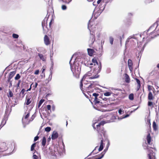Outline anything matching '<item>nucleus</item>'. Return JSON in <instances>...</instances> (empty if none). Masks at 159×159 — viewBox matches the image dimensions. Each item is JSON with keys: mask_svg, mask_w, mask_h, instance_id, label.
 Masks as SVG:
<instances>
[{"mask_svg": "<svg viewBox=\"0 0 159 159\" xmlns=\"http://www.w3.org/2000/svg\"><path fill=\"white\" fill-rule=\"evenodd\" d=\"M72 56L70 61L71 70L73 73V75L76 78L79 77L80 73L81 67L77 62H75L73 65L71 63V61L73 57Z\"/></svg>", "mask_w": 159, "mask_h": 159, "instance_id": "nucleus-1", "label": "nucleus"}, {"mask_svg": "<svg viewBox=\"0 0 159 159\" xmlns=\"http://www.w3.org/2000/svg\"><path fill=\"white\" fill-rule=\"evenodd\" d=\"M98 73H95L93 69V70L92 72L91 71L88 72L85 74L84 76L83 79L84 80H86V81H88L87 80L88 79H92L98 78L99 77V75H98Z\"/></svg>", "mask_w": 159, "mask_h": 159, "instance_id": "nucleus-2", "label": "nucleus"}, {"mask_svg": "<svg viewBox=\"0 0 159 159\" xmlns=\"http://www.w3.org/2000/svg\"><path fill=\"white\" fill-rule=\"evenodd\" d=\"M92 63L91 65H93V69L95 71V73H99L101 69V65L100 62L99 63L97 61V60L95 58H93L92 60Z\"/></svg>", "mask_w": 159, "mask_h": 159, "instance_id": "nucleus-3", "label": "nucleus"}, {"mask_svg": "<svg viewBox=\"0 0 159 159\" xmlns=\"http://www.w3.org/2000/svg\"><path fill=\"white\" fill-rule=\"evenodd\" d=\"M91 26H90L89 23L88 24V29L90 30V39L89 40L90 43L89 46L90 47H92L93 44L95 40L94 30L93 29V28H91Z\"/></svg>", "mask_w": 159, "mask_h": 159, "instance_id": "nucleus-4", "label": "nucleus"}, {"mask_svg": "<svg viewBox=\"0 0 159 159\" xmlns=\"http://www.w3.org/2000/svg\"><path fill=\"white\" fill-rule=\"evenodd\" d=\"M159 24V18L158 19V20L156 22L154 23L153 25H152L148 29L147 31V32H150V34H149V39L150 38H153V37L152 36H150L152 34L155 33V30L156 29L158 25Z\"/></svg>", "mask_w": 159, "mask_h": 159, "instance_id": "nucleus-5", "label": "nucleus"}, {"mask_svg": "<svg viewBox=\"0 0 159 159\" xmlns=\"http://www.w3.org/2000/svg\"><path fill=\"white\" fill-rule=\"evenodd\" d=\"M105 123L104 121H102L96 125V129L99 133H102L104 135L105 134V132L102 127L103 125Z\"/></svg>", "mask_w": 159, "mask_h": 159, "instance_id": "nucleus-6", "label": "nucleus"}, {"mask_svg": "<svg viewBox=\"0 0 159 159\" xmlns=\"http://www.w3.org/2000/svg\"><path fill=\"white\" fill-rule=\"evenodd\" d=\"M29 116V113L28 112L25 116L24 117H23L22 119V122L24 125V127L26 125L28 124L30 122V121L28 119Z\"/></svg>", "mask_w": 159, "mask_h": 159, "instance_id": "nucleus-7", "label": "nucleus"}, {"mask_svg": "<svg viewBox=\"0 0 159 159\" xmlns=\"http://www.w3.org/2000/svg\"><path fill=\"white\" fill-rule=\"evenodd\" d=\"M147 148V149L150 151V153L148 154L149 159H155V154L153 153L152 150H151V149L152 148L150 147H148Z\"/></svg>", "mask_w": 159, "mask_h": 159, "instance_id": "nucleus-8", "label": "nucleus"}, {"mask_svg": "<svg viewBox=\"0 0 159 159\" xmlns=\"http://www.w3.org/2000/svg\"><path fill=\"white\" fill-rule=\"evenodd\" d=\"M103 100L105 101V102H101V103L102 104V105L103 107H106L107 105H109V100L106 98L103 99Z\"/></svg>", "mask_w": 159, "mask_h": 159, "instance_id": "nucleus-9", "label": "nucleus"}, {"mask_svg": "<svg viewBox=\"0 0 159 159\" xmlns=\"http://www.w3.org/2000/svg\"><path fill=\"white\" fill-rule=\"evenodd\" d=\"M44 43L46 45H48L50 43V42L49 41V39L47 35H45L44 38Z\"/></svg>", "mask_w": 159, "mask_h": 159, "instance_id": "nucleus-10", "label": "nucleus"}, {"mask_svg": "<svg viewBox=\"0 0 159 159\" xmlns=\"http://www.w3.org/2000/svg\"><path fill=\"white\" fill-rule=\"evenodd\" d=\"M58 137V134L57 132L54 131L52 135L51 138L52 140L56 139Z\"/></svg>", "mask_w": 159, "mask_h": 159, "instance_id": "nucleus-11", "label": "nucleus"}, {"mask_svg": "<svg viewBox=\"0 0 159 159\" xmlns=\"http://www.w3.org/2000/svg\"><path fill=\"white\" fill-rule=\"evenodd\" d=\"M87 51L88 54L90 56H92L94 52V50L93 49L88 48Z\"/></svg>", "mask_w": 159, "mask_h": 159, "instance_id": "nucleus-12", "label": "nucleus"}, {"mask_svg": "<svg viewBox=\"0 0 159 159\" xmlns=\"http://www.w3.org/2000/svg\"><path fill=\"white\" fill-rule=\"evenodd\" d=\"M132 61L131 60L129 59L128 61V66L130 70L131 71L132 70Z\"/></svg>", "mask_w": 159, "mask_h": 159, "instance_id": "nucleus-13", "label": "nucleus"}, {"mask_svg": "<svg viewBox=\"0 0 159 159\" xmlns=\"http://www.w3.org/2000/svg\"><path fill=\"white\" fill-rule=\"evenodd\" d=\"M147 35V32L144 31L143 34H140V36L143 39H147L148 38Z\"/></svg>", "mask_w": 159, "mask_h": 159, "instance_id": "nucleus-14", "label": "nucleus"}, {"mask_svg": "<svg viewBox=\"0 0 159 159\" xmlns=\"http://www.w3.org/2000/svg\"><path fill=\"white\" fill-rule=\"evenodd\" d=\"M16 73V71H13L10 72L8 78L9 80L12 78Z\"/></svg>", "mask_w": 159, "mask_h": 159, "instance_id": "nucleus-15", "label": "nucleus"}, {"mask_svg": "<svg viewBox=\"0 0 159 159\" xmlns=\"http://www.w3.org/2000/svg\"><path fill=\"white\" fill-rule=\"evenodd\" d=\"M31 100H30V98H28L27 97L26 98V101L25 103V105H28L31 102Z\"/></svg>", "mask_w": 159, "mask_h": 159, "instance_id": "nucleus-16", "label": "nucleus"}, {"mask_svg": "<svg viewBox=\"0 0 159 159\" xmlns=\"http://www.w3.org/2000/svg\"><path fill=\"white\" fill-rule=\"evenodd\" d=\"M37 154L38 155H37L35 153L36 152H34L33 156V159H41V157H40V156L36 152Z\"/></svg>", "mask_w": 159, "mask_h": 159, "instance_id": "nucleus-17", "label": "nucleus"}, {"mask_svg": "<svg viewBox=\"0 0 159 159\" xmlns=\"http://www.w3.org/2000/svg\"><path fill=\"white\" fill-rule=\"evenodd\" d=\"M151 138L150 136V134L149 133L147 137V141L148 143L149 144H150L151 143Z\"/></svg>", "mask_w": 159, "mask_h": 159, "instance_id": "nucleus-18", "label": "nucleus"}, {"mask_svg": "<svg viewBox=\"0 0 159 159\" xmlns=\"http://www.w3.org/2000/svg\"><path fill=\"white\" fill-rule=\"evenodd\" d=\"M25 90L24 89H23L21 91L20 93L19 94L20 96L21 97V98H22L24 97L25 95Z\"/></svg>", "mask_w": 159, "mask_h": 159, "instance_id": "nucleus-19", "label": "nucleus"}, {"mask_svg": "<svg viewBox=\"0 0 159 159\" xmlns=\"http://www.w3.org/2000/svg\"><path fill=\"white\" fill-rule=\"evenodd\" d=\"M153 128L155 131H156L158 129V126L155 121H154L153 123Z\"/></svg>", "mask_w": 159, "mask_h": 159, "instance_id": "nucleus-20", "label": "nucleus"}, {"mask_svg": "<svg viewBox=\"0 0 159 159\" xmlns=\"http://www.w3.org/2000/svg\"><path fill=\"white\" fill-rule=\"evenodd\" d=\"M97 84V83H95L94 82H93L88 87L89 89H90L93 88L94 87V86Z\"/></svg>", "mask_w": 159, "mask_h": 159, "instance_id": "nucleus-21", "label": "nucleus"}, {"mask_svg": "<svg viewBox=\"0 0 159 159\" xmlns=\"http://www.w3.org/2000/svg\"><path fill=\"white\" fill-rule=\"evenodd\" d=\"M103 148V141L102 139L101 140V144L99 148H98V151H101Z\"/></svg>", "mask_w": 159, "mask_h": 159, "instance_id": "nucleus-22", "label": "nucleus"}, {"mask_svg": "<svg viewBox=\"0 0 159 159\" xmlns=\"http://www.w3.org/2000/svg\"><path fill=\"white\" fill-rule=\"evenodd\" d=\"M153 99L152 94L151 92H150L148 95V99L149 100H152Z\"/></svg>", "mask_w": 159, "mask_h": 159, "instance_id": "nucleus-23", "label": "nucleus"}, {"mask_svg": "<svg viewBox=\"0 0 159 159\" xmlns=\"http://www.w3.org/2000/svg\"><path fill=\"white\" fill-rule=\"evenodd\" d=\"M135 80H136V82L138 84L137 90H139V89H140V86H141L140 82L139 79H138L137 78H136Z\"/></svg>", "mask_w": 159, "mask_h": 159, "instance_id": "nucleus-24", "label": "nucleus"}, {"mask_svg": "<svg viewBox=\"0 0 159 159\" xmlns=\"http://www.w3.org/2000/svg\"><path fill=\"white\" fill-rule=\"evenodd\" d=\"M125 81L126 83H129L130 81V79L129 76L127 74H125Z\"/></svg>", "mask_w": 159, "mask_h": 159, "instance_id": "nucleus-25", "label": "nucleus"}, {"mask_svg": "<svg viewBox=\"0 0 159 159\" xmlns=\"http://www.w3.org/2000/svg\"><path fill=\"white\" fill-rule=\"evenodd\" d=\"M46 143V139L45 137H43L42 142V144L43 146L44 147Z\"/></svg>", "mask_w": 159, "mask_h": 159, "instance_id": "nucleus-26", "label": "nucleus"}, {"mask_svg": "<svg viewBox=\"0 0 159 159\" xmlns=\"http://www.w3.org/2000/svg\"><path fill=\"white\" fill-rule=\"evenodd\" d=\"M39 56L41 59L43 61H45L46 59V57L44 56L42 54H39Z\"/></svg>", "mask_w": 159, "mask_h": 159, "instance_id": "nucleus-27", "label": "nucleus"}, {"mask_svg": "<svg viewBox=\"0 0 159 159\" xmlns=\"http://www.w3.org/2000/svg\"><path fill=\"white\" fill-rule=\"evenodd\" d=\"M51 154L52 156L55 157L56 156L57 154V152H56L55 150H54L51 152Z\"/></svg>", "mask_w": 159, "mask_h": 159, "instance_id": "nucleus-28", "label": "nucleus"}, {"mask_svg": "<svg viewBox=\"0 0 159 159\" xmlns=\"http://www.w3.org/2000/svg\"><path fill=\"white\" fill-rule=\"evenodd\" d=\"M138 49H137L138 50L140 51V48H141V47L142 45V42H138Z\"/></svg>", "mask_w": 159, "mask_h": 159, "instance_id": "nucleus-29", "label": "nucleus"}, {"mask_svg": "<svg viewBox=\"0 0 159 159\" xmlns=\"http://www.w3.org/2000/svg\"><path fill=\"white\" fill-rule=\"evenodd\" d=\"M44 100L43 99H41L39 102V103L38 105V108H39L42 104L43 103V102H44Z\"/></svg>", "mask_w": 159, "mask_h": 159, "instance_id": "nucleus-30", "label": "nucleus"}, {"mask_svg": "<svg viewBox=\"0 0 159 159\" xmlns=\"http://www.w3.org/2000/svg\"><path fill=\"white\" fill-rule=\"evenodd\" d=\"M129 99L131 100H133L134 99V94L133 93L130 94L129 96Z\"/></svg>", "mask_w": 159, "mask_h": 159, "instance_id": "nucleus-31", "label": "nucleus"}, {"mask_svg": "<svg viewBox=\"0 0 159 159\" xmlns=\"http://www.w3.org/2000/svg\"><path fill=\"white\" fill-rule=\"evenodd\" d=\"M7 96L8 97H12L13 96V93L11 90H9V94H8Z\"/></svg>", "mask_w": 159, "mask_h": 159, "instance_id": "nucleus-32", "label": "nucleus"}, {"mask_svg": "<svg viewBox=\"0 0 159 159\" xmlns=\"http://www.w3.org/2000/svg\"><path fill=\"white\" fill-rule=\"evenodd\" d=\"M109 41L110 43L112 45L113 44L114 39L112 37H109Z\"/></svg>", "mask_w": 159, "mask_h": 159, "instance_id": "nucleus-33", "label": "nucleus"}, {"mask_svg": "<svg viewBox=\"0 0 159 159\" xmlns=\"http://www.w3.org/2000/svg\"><path fill=\"white\" fill-rule=\"evenodd\" d=\"M111 94V92H106V93H104V95L105 96H110Z\"/></svg>", "mask_w": 159, "mask_h": 159, "instance_id": "nucleus-34", "label": "nucleus"}, {"mask_svg": "<svg viewBox=\"0 0 159 159\" xmlns=\"http://www.w3.org/2000/svg\"><path fill=\"white\" fill-rule=\"evenodd\" d=\"M20 77V75L19 74H17L16 77L15 78V79L16 80H17L19 79Z\"/></svg>", "mask_w": 159, "mask_h": 159, "instance_id": "nucleus-35", "label": "nucleus"}, {"mask_svg": "<svg viewBox=\"0 0 159 159\" xmlns=\"http://www.w3.org/2000/svg\"><path fill=\"white\" fill-rule=\"evenodd\" d=\"M107 148H107L106 149H105L103 151V152L101 153V155L103 157L104 156V154H105L106 152L107 151Z\"/></svg>", "mask_w": 159, "mask_h": 159, "instance_id": "nucleus-36", "label": "nucleus"}, {"mask_svg": "<svg viewBox=\"0 0 159 159\" xmlns=\"http://www.w3.org/2000/svg\"><path fill=\"white\" fill-rule=\"evenodd\" d=\"M45 130L46 132H49L51 130V128L50 127H48L45 129Z\"/></svg>", "mask_w": 159, "mask_h": 159, "instance_id": "nucleus-37", "label": "nucleus"}, {"mask_svg": "<svg viewBox=\"0 0 159 159\" xmlns=\"http://www.w3.org/2000/svg\"><path fill=\"white\" fill-rule=\"evenodd\" d=\"M35 146V143H34L32 144V145H31V151H33L34 149V148Z\"/></svg>", "mask_w": 159, "mask_h": 159, "instance_id": "nucleus-38", "label": "nucleus"}, {"mask_svg": "<svg viewBox=\"0 0 159 159\" xmlns=\"http://www.w3.org/2000/svg\"><path fill=\"white\" fill-rule=\"evenodd\" d=\"M129 116V114H126L124 116L123 115V116L122 117V118H119V120H121L122 119H123V118H126L128 116Z\"/></svg>", "mask_w": 159, "mask_h": 159, "instance_id": "nucleus-39", "label": "nucleus"}, {"mask_svg": "<svg viewBox=\"0 0 159 159\" xmlns=\"http://www.w3.org/2000/svg\"><path fill=\"white\" fill-rule=\"evenodd\" d=\"M12 36L13 38H15V39H17V38H18V37H19L18 35L15 34H13Z\"/></svg>", "mask_w": 159, "mask_h": 159, "instance_id": "nucleus-40", "label": "nucleus"}, {"mask_svg": "<svg viewBox=\"0 0 159 159\" xmlns=\"http://www.w3.org/2000/svg\"><path fill=\"white\" fill-rule=\"evenodd\" d=\"M93 95L95 97L94 99H97V97L99 95V94L98 93H94L93 94Z\"/></svg>", "mask_w": 159, "mask_h": 159, "instance_id": "nucleus-41", "label": "nucleus"}, {"mask_svg": "<svg viewBox=\"0 0 159 159\" xmlns=\"http://www.w3.org/2000/svg\"><path fill=\"white\" fill-rule=\"evenodd\" d=\"M94 102L95 105L100 103L99 101H98V98H97V99H94Z\"/></svg>", "mask_w": 159, "mask_h": 159, "instance_id": "nucleus-42", "label": "nucleus"}, {"mask_svg": "<svg viewBox=\"0 0 159 159\" xmlns=\"http://www.w3.org/2000/svg\"><path fill=\"white\" fill-rule=\"evenodd\" d=\"M133 38V36H130L128 38V39L127 40L126 42L125 45H126V44H127V43H128L129 41V39H130L131 38Z\"/></svg>", "mask_w": 159, "mask_h": 159, "instance_id": "nucleus-43", "label": "nucleus"}, {"mask_svg": "<svg viewBox=\"0 0 159 159\" xmlns=\"http://www.w3.org/2000/svg\"><path fill=\"white\" fill-rule=\"evenodd\" d=\"M118 112L119 114L120 115L124 113V111L120 109L118 110Z\"/></svg>", "mask_w": 159, "mask_h": 159, "instance_id": "nucleus-44", "label": "nucleus"}, {"mask_svg": "<svg viewBox=\"0 0 159 159\" xmlns=\"http://www.w3.org/2000/svg\"><path fill=\"white\" fill-rule=\"evenodd\" d=\"M72 0H61L63 2L69 3Z\"/></svg>", "mask_w": 159, "mask_h": 159, "instance_id": "nucleus-45", "label": "nucleus"}, {"mask_svg": "<svg viewBox=\"0 0 159 159\" xmlns=\"http://www.w3.org/2000/svg\"><path fill=\"white\" fill-rule=\"evenodd\" d=\"M52 71H50V74L49 75V79L50 80L52 79Z\"/></svg>", "mask_w": 159, "mask_h": 159, "instance_id": "nucleus-46", "label": "nucleus"}, {"mask_svg": "<svg viewBox=\"0 0 159 159\" xmlns=\"http://www.w3.org/2000/svg\"><path fill=\"white\" fill-rule=\"evenodd\" d=\"M83 80V79H82L81 80L80 82V88L81 90H82V86H83V84H82Z\"/></svg>", "mask_w": 159, "mask_h": 159, "instance_id": "nucleus-47", "label": "nucleus"}, {"mask_svg": "<svg viewBox=\"0 0 159 159\" xmlns=\"http://www.w3.org/2000/svg\"><path fill=\"white\" fill-rule=\"evenodd\" d=\"M148 105L149 106H151L153 105L152 102L149 101L148 102Z\"/></svg>", "mask_w": 159, "mask_h": 159, "instance_id": "nucleus-48", "label": "nucleus"}, {"mask_svg": "<svg viewBox=\"0 0 159 159\" xmlns=\"http://www.w3.org/2000/svg\"><path fill=\"white\" fill-rule=\"evenodd\" d=\"M61 8L62 10H65L66 9V7L65 5H63L62 6Z\"/></svg>", "mask_w": 159, "mask_h": 159, "instance_id": "nucleus-49", "label": "nucleus"}, {"mask_svg": "<svg viewBox=\"0 0 159 159\" xmlns=\"http://www.w3.org/2000/svg\"><path fill=\"white\" fill-rule=\"evenodd\" d=\"M6 121L5 120H3L2 122V126L1 127H2L6 123Z\"/></svg>", "mask_w": 159, "mask_h": 159, "instance_id": "nucleus-50", "label": "nucleus"}, {"mask_svg": "<svg viewBox=\"0 0 159 159\" xmlns=\"http://www.w3.org/2000/svg\"><path fill=\"white\" fill-rule=\"evenodd\" d=\"M104 2V0H98L97 1V3L98 4H99L101 2Z\"/></svg>", "mask_w": 159, "mask_h": 159, "instance_id": "nucleus-51", "label": "nucleus"}, {"mask_svg": "<svg viewBox=\"0 0 159 159\" xmlns=\"http://www.w3.org/2000/svg\"><path fill=\"white\" fill-rule=\"evenodd\" d=\"M47 108L48 110L51 111V106L50 105H47Z\"/></svg>", "mask_w": 159, "mask_h": 159, "instance_id": "nucleus-52", "label": "nucleus"}, {"mask_svg": "<svg viewBox=\"0 0 159 159\" xmlns=\"http://www.w3.org/2000/svg\"><path fill=\"white\" fill-rule=\"evenodd\" d=\"M39 138V137L38 136H36L34 138V141H37V140H38V139Z\"/></svg>", "mask_w": 159, "mask_h": 159, "instance_id": "nucleus-53", "label": "nucleus"}, {"mask_svg": "<svg viewBox=\"0 0 159 159\" xmlns=\"http://www.w3.org/2000/svg\"><path fill=\"white\" fill-rule=\"evenodd\" d=\"M39 72V70H35V71L34 72V74L35 75H38Z\"/></svg>", "mask_w": 159, "mask_h": 159, "instance_id": "nucleus-54", "label": "nucleus"}, {"mask_svg": "<svg viewBox=\"0 0 159 159\" xmlns=\"http://www.w3.org/2000/svg\"><path fill=\"white\" fill-rule=\"evenodd\" d=\"M38 85V83H35V85L33 86V87L34 88V89L37 87Z\"/></svg>", "mask_w": 159, "mask_h": 159, "instance_id": "nucleus-55", "label": "nucleus"}, {"mask_svg": "<svg viewBox=\"0 0 159 159\" xmlns=\"http://www.w3.org/2000/svg\"><path fill=\"white\" fill-rule=\"evenodd\" d=\"M120 43H121L122 39H123L124 38V34H123L122 35V37L120 36Z\"/></svg>", "mask_w": 159, "mask_h": 159, "instance_id": "nucleus-56", "label": "nucleus"}, {"mask_svg": "<svg viewBox=\"0 0 159 159\" xmlns=\"http://www.w3.org/2000/svg\"><path fill=\"white\" fill-rule=\"evenodd\" d=\"M33 83H32L31 84L30 88L29 89H28V90H27V91H30V90H31V86H32V85H33Z\"/></svg>", "mask_w": 159, "mask_h": 159, "instance_id": "nucleus-57", "label": "nucleus"}, {"mask_svg": "<svg viewBox=\"0 0 159 159\" xmlns=\"http://www.w3.org/2000/svg\"><path fill=\"white\" fill-rule=\"evenodd\" d=\"M52 110L53 111H54L55 110V106H54V105H53L52 106Z\"/></svg>", "mask_w": 159, "mask_h": 159, "instance_id": "nucleus-58", "label": "nucleus"}, {"mask_svg": "<svg viewBox=\"0 0 159 159\" xmlns=\"http://www.w3.org/2000/svg\"><path fill=\"white\" fill-rule=\"evenodd\" d=\"M97 36L98 38H99L100 37V33L98 32V33H97Z\"/></svg>", "mask_w": 159, "mask_h": 159, "instance_id": "nucleus-59", "label": "nucleus"}, {"mask_svg": "<svg viewBox=\"0 0 159 159\" xmlns=\"http://www.w3.org/2000/svg\"><path fill=\"white\" fill-rule=\"evenodd\" d=\"M51 138H50V137L48 139V140H47V141L48 142H49L50 140H51Z\"/></svg>", "mask_w": 159, "mask_h": 159, "instance_id": "nucleus-60", "label": "nucleus"}, {"mask_svg": "<svg viewBox=\"0 0 159 159\" xmlns=\"http://www.w3.org/2000/svg\"><path fill=\"white\" fill-rule=\"evenodd\" d=\"M103 157V156L101 155V156L100 157H98V158H96V159H101Z\"/></svg>", "mask_w": 159, "mask_h": 159, "instance_id": "nucleus-61", "label": "nucleus"}, {"mask_svg": "<svg viewBox=\"0 0 159 159\" xmlns=\"http://www.w3.org/2000/svg\"><path fill=\"white\" fill-rule=\"evenodd\" d=\"M96 124V123H95L94 124L92 125V126L93 127L94 129H96L95 127H94L95 124Z\"/></svg>", "mask_w": 159, "mask_h": 159, "instance_id": "nucleus-62", "label": "nucleus"}, {"mask_svg": "<svg viewBox=\"0 0 159 159\" xmlns=\"http://www.w3.org/2000/svg\"><path fill=\"white\" fill-rule=\"evenodd\" d=\"M98 146H96L95 148L93 150V152L91 153H92V152H94L95 151V150H96V149L98 148Z\"/></svg>", "mask_w": 159, "mask_h": 159, "instance_id": "nucleus-63", "label": "nucleus"}, {"mask_svg": "<svg viewBox=\"0 0 159 159\" xmlns=\"http://www.w3.org/2000/svg\"><path fill=\"white\" fill-rule=\"evenodd\" d=\"M45 69L44 68L42 69V73H43V72L45 71Z\"/></svg>", "mask_w": 159, "mask_h": 159, "instance_id": "nucleus-64", "label": "nucleus"}]
</instances>
